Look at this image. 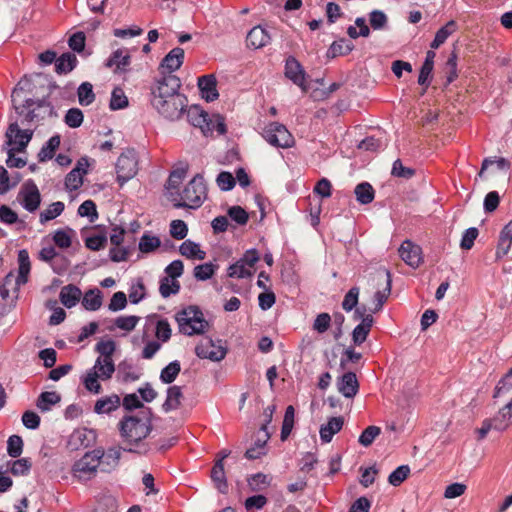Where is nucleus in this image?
I'll return each mask as SVG.
<instances>
[{"label":"nucleus","mask_w":512,"mask_h":512,"mask_svg":"<svg viewBox=\"0 0 512 512\" xmlns=\"http://www.w3.org/2000/svg\"><path fill=\"white\" fill-rule=\"evenodd\" d=\"M143 416L127 415L124 416L119 424L120 436L127 447L125 451L134 452V447L138 446L152 431V423L149 415L151 410L148 408L147 414L142 412Z\"/></svg>","instance_id":"obj_1"},{"label":"nucleus","mask_w":512,"mask_h":512,"mask_svg":"<svg viewBox=\"0 0 512 512\" xmlns=\"http://www.w3.org/2000/svg\"><path fill=\"white\" fill-rule=\"evenodd\" d=\"M23 81L21 80L17 86L14 88L12 92V103L15 108V111L22 115L25 110L28 109L25 114V121L32 122L35 119L41 117L42 119L45 117V114H50L52 111V106L48 101V97H43L42 99L34 100L32 98H27L25 100H21V93L24 90L22 86Z\"/></svg>","instance_id":"obj_2"},{"label":"nucleus","mask_w":512,"mask_h":512,"mask_svg":"<svg viewBox=\"0 0 512 512\" xmlns=\"http://www.w3.org/2000/svg\"><path fill=\"white\" fill-rule=\"evenodd\" d=\"M175 320L178 323L179 332L187 336L203 334L208 328L203 312L193 305L177 312Z\"/></svg>","instance_id":"obj_3"},{"label":"nucleus","mask_w":512,"mask_h":512,"mask_svg":"<svg viewBox=\"0 0 512 512\" xmlns=\"http://www.w3.org/2000/svg\"><path fill=\"white\" fill-rule=\"evenodd\" d=\"M181 202L175 204L177 208H199L207 198V185L202 175L194 176L183 189Z\"/></svg>","instance_id":"obj_4"},{"label":"nucleus","mask_w":512,"mask_h":512,"mask_svg":"<svg viewBox=\"0 0 512 512\" xmlns=\"http://www.w3.org/2000/svg\"><path fill=\"white\" fill-rule=\"evenodd\" d=\"M157 112L170 121L179 120L188 106L187 97L184 94L171 95V98L161 100L159 98L151 104Z\"/></svg>","instance_id":"obj_5"},{"label":"nucleus","mask_w":512,"mask_h":512,"mask_svg":"<svg viewBox=\"0 0 512 512\" xmlns=\"http://www.w3.org/2000/svg\"><path fill=\"white\" fill-rule=\"evenodd\" d=\"M116 350V344L113 340L99 341L95 346V351L100 354L95 362V368L101 372V379L108 380L115 372L113 354Z\"/></svg>","instance_id":"obj_6"},{"label":"nucleus","mask_w":512,"mask_h":512,"mask_svg":"<svg viewBox=\"0 0 512 512\" xmlns=\"http://www.w3.org/2000/svg\"><path fill=\"white\" fill-rule=\"evenodd\" d=\"M102 456L103 450L101 449H94L87 452L81 459L74 463L72 468L74 476L81 481L90 480L95 476Z\"/></svg>","instance_id":"obj_7"},{"label":"nucleus","mask_w":512,"mask_h":512,"mask_svg":"<svg viewBox=\"0 0 512 512\" xmlns=\"http://www.w3.org/2000/svg\"><path fill=\"white\" fill-rule=\"evenodd\" d=\"M263 138L277 148H290L294 145V137L285 125L279 122H271L262 132Z\"/></svg>","instance_id":"obj_8"},{"label":"nucleus","mask_w":512,"mask_h":512,"mask_svg":"<svg viewBox=\"0 0 512 512\" xmlns=\"http://www.w3.org/2000/svg\"><path fill=\"white\" fill-rule=\"evenodd\" d=\"M138 171V157L135 149H126L116 163L117 182L122 186Z\"/></svg>","instance_id":"obj_9"},{"label":"nucleus","mask_w":512,"mask_h":512,"mask_svg":"<svg viewBox=\"0 0 512 512\" xmlns=\"http://www.w3.org/2000/svg\"><path fill=\"white\" fill-rule=\"evenodd\" d=\"M181 87L180 79L175 75H163L160 79L156 80L155 85L151 88V104L156 100L171 98V95H179Z\"/></svg>","instance_id":"obj_10"},{"label":"nucleus","mask_w":512,"mask_h":512,"mask_svg":"<svg viewBox=\"0 0 512 512\" xmlns=\"http://www.w3.org/2000/svg\"><path fill=\"white\" fill-rule=\"evenodd\" d=\"M33 132L30 130H21L19 125L11 123L6 131L7 145L14 146L17 152H23L31 140Z\"/></svg>","instance_id":"obj_11"},{"label":"nucleus","mask_w":512,"mask_h":512,"mask_svg":"<svg viewBox=\"0 0 512 512\" xmlns=\"http://www.w3.org/2000/svg\"><path fill=\"white\" fill-rule=\"evenodd\" d=\"M18 197L21 198V204L23 207L29 212L37 210L41 202L38 187L32 180L23 184Z\"/></svg>","instance_id":"obj_12"},{"label":"nucleus","mask_w":512,"mask_h":512,"mask_svg":"<svg viewBox=\"0 0 512 512\" xmlns=\"http://www.w3.org/2000/svg\"><path fill=\"white\" fill-rule=\"evenodd\" d=\"M285 76L295 85L299 86L304 93L308 91L306 84V73L300 62L293 56H289L285 63Z\"/></svg>","instance_id":"obj_13"},{"label":"nucleus","mask_w":512,"mask_h":512,"mask_svg":"<svg viewBox=\"0 0 512 512\" xmlns=\"http://www.w3.org/2000/svg\"><path fill=\"white\" fill-rule=\"evenodd\" d=\"M226 349L215 345L212 339H205L195 347V354L201 359L221 361L226 356Z\"/></svg>","instance_id":"obj_14"},{"label":"nucleus","mask_w":512,"mask_h":512,"mask_svg":"<svg viewBox=\"0 0 512 512\" xmlns=\"http://www.w3.org/2000/svg\"><path fill=\"white\" fill-rule=\"evenodd\" d=\"M184 61V50L180 47L173 48L161 61L159 70L162 75H173Z\"/></svg>","instance_id":"obj_15"},{"label":"nucleus","mask_w":512,"mask_h":512,"mask_svg":"<svg viewBox=\"0 0 512 512\" xmlns=\"http://www.w3.org/2000/svg\"><path fill=\"white\" fill-rule=\"evenodd\" d=\"M421 247L413 244L411 241H404L399 248V255L401 259L413 268L419 267L422 262Z\"/></svg>","instance_id":"obj_16"},{"label":"nucleus","mask_w":512,"mask_h":512,"mask_svg":"<svg viewBox=\"0 0 512 512\" xmlns=\"http://www.w3.org/2000/svg\"><path fill=\"white\" fill-rule=\"evenodd\" d=\"M260 431L263 432V435L258 436L254 441L253 446L247 449L245 452L244 456L248 460L259 459L267 453L266 444L270 438V434L267 431V424H262Z\"/></svg>","instance_id":"obj_17"},{"label":"nucleus","mask_w":512,"mask_h":512,"mask_svg":"<svg viewBox=\"0 0 512 512\" xmlns=\"http://www.w3.org/2000/svg\"><path fill=\"white\" fill-rule=\"evenodd\" d=\"M270 41V34L261 25L253 27L246 36V44L248 48L260 49L268 45Z\"/></svg>","instance_id":"obj_18"},{"label":"nucleus","mask_w":512,"mask_h":512,"mask_svg":"<svg viewBox=\"0 0 512 512\" xmlns=\"http://www.w3.org/2000/svg\"><path fill=\"white\" fill-rule=\"evenodd\" d=\"M338 391L346 398H353L359 390V383L354 372L344 373L337 381Z\"/></svg>","instance_id":"obj_19"},{"label":"nucleus","mask_w":512,"mask_h":512,"mask_svg":"<svg viewBox=\"0 0 512 512\" xmlns=\"http://www.w3.org/2000/svg\"><path fill=\"white\" fill-rule=\"evenodd\" d=\"M198 87L202 93V97L208 102H212L219 97V93L217 91V80L213 74H207L199 77Z\"/></svg>","instance_id":"obj_20"},{"label":"nucleus","mask_w":512,"mask_h":512,"mask_svg":"<svg viewBox=\"0 0 512 512\" xmlns=\"http://www.w3.org/2000/svg\"><path fill=\"white\" fill-rule=\"evenodd\" d=\"M18 275L14 276L15 292H18L19 287L28 281V276L31 270V263L28 252L23 249L18 252Z\"/></svg>","instance_id":"obj_21"},{"label":"nucleus","mask_w":512,"mask_h":512,"mask_svg":"<svg viewBox=\"0 0 512 512\" xmlns=\"http://www.w3.org/2000/svg\"><path fill=\"white\" fill-rule=\"evenodd\" d=\"M131 63V57L124 49H117L114 51L106 61V66L109 68L115 67L114 73H124L128 70Z\"/></svg>","instance_id":"obj_22"},{"label":"nucleus","mask_w":512,"mask_h":512,"mask_svg":"<svg viewBox=\"0 0 512 512\" xmlns=\"http://www.w3.org/2000/svg\"><path fill=\"white\" fill-rule=\"evenodd\" d=\"M373 323V316L366 315V317L362 319V322L354 328L352 332V340L355 345L360 346L362 343L366 341L373 326Z\"/></svg>","instance_id":"obj_23"},{"label":"nucleus","mask_w":512,"mask_h":512,"mask_svg":"<svg viewBox=\"0 0 512 512\" xmlns=\"http://www.w3.org/2000/svg\"><path fill=\"white\" fill-rule=\"evenodd\" d=\"M81 296L80 288L73 284H68L62 287L59 299L66 308H72L80 301Z\"/></svg>","instance_id":"obj_24"},{"label":"nucleus","mask_w":512,"mask_h":512,"mask_svg":"<svg viewBox=\"0 0 512 512\" xmlns=\"http://www.w3.org/2000/svg\"><path fill=\"white\" fill-rule=\"evenodd\" d=\"M344 424V419L341 416L331 417L326 425L320 428V438L322 442L329 443L333 436L338 433Z\"/></svg>","instance_id":"obj_25"},{"label":"nucleus","mask_w":512,"mask_h":512,"mask_svg":"<svg viewBox=\"0 0 512 512\" xmlns=\"http://www.w3.org/2000/svg\"><path fill=\"white\" fill-rule=\"evenodd\" d=\"M120 405V397L117 394H112L98 399L95 403L94 411L97 414H109L118 409Z\"/></svg>","instance_id":"obj_26"},{"label":"nucleus","mask_w":512,"mask_h":512,"mask_svg":"<svg viewBox=\"0 0 512 512\" xmlns=\"http://www.w3.org/2000/svg\"><path fill=\"white\" fill-rule=\"evenodd\" d=\"M211 479L220 493L226 494L228 492L224 463H221V460L215 461L211 470Z\"/></svg>","instance_id":"obj_27"},{"label":"nucleus","mask_w":512,"mask_h":512,"mask_svg":"<svg viewBox=\"0 0 512 512\" xmlns=\"http://www.w3.org/2000/svg\"><path fill=\"white\" fill-rule=\"evenodd\" d=\"M383 273L386 278V286L384 287L383 290H378L374 294L375 306L372 310L373 313H376V312H379L380 310H382L385 302L387 301V299L389 298V296L391 294V288H392L391 273L387 269H384Z\"/></svg>","instance_id":"obj_28"},{"label":"nucleus","mask_w":512,"mask_h":512,"mask_svg":"<svg viewBox=\"0 0 512 512\" xmlns=\"http://www.w3.org/2000/svg\"><path fill=\"white\" fill-rule=\"evenodd\" d=\"M183 398L182 389L180 386L173 385L167 389V397L165 402L162 405V408L165 412L176 410L181 405V400Z\"/></svg>","instance_id":"obj_29"},{"label":"nucleus","mask_w":512,"mask_h":512,"mask_svg":"<svg viewBox=\"0 0 512 512\" xmlns=\"http://www.w3.org/2000/svg\"><path fill=\"white\" fill-rule=\"evenodd\" d=\"M187 121L194 127H203V124L207 122L208 114L201 109L198 105L187 106L184 111Z\"/></svg>","instance_id":"obj_30"},{"label":"nucleus","mask_w":512,"mask_h":512,"mask_svg":"<svg viewBox=\"0 0 512 512\" xmlns=\"http://www.w3.org/2000/svg\"><path fill=\"white\" fill-rule=\"evenodd\" d=\"M77 57L71 53H63L55 62V71L58 74H67L71 72L77 65Z\"/></svg>","instance_id":"obj_31"},{"label":"nucleus","mask_w":512,"mask_h":512,"mask_svg":"<svg viewBox=\"0 0 512 512\" xmlns=\"http://www.w3.org/2000/svg\"><path fill=\"white\" fill-rule=\"evenodd\" d=\"M354 49V44L352 41L347 40L345 38H341L337 41H334L328 51H327V57L328 58H335L338 56H345L348 55L352 50Z\"/></svg>","instance_id":"obj_32"},{"label":"nucleus","mask_w":512,"mask_h":512,"mask_svg":"<svg viewBox=\"0 0 512 512\" xmlns=\"http://www.w3.org/2000/svg\"><path fill=\"white\" fill-rule=\"evenodd\" d=\"M457 27V23L454 20L448 21L436 32L430 47L432 49L439 48L447 40V38L457 30Z\"/></svg>","instance_id":"obj_33"},{"label":"nucleus","mask_w":512,"mask_h":512,"mask_svg":"<svg viewBox=\"0 0 512 512\" xmlns=\"http://www.w3.org/2000/svg\"><path fill=\"white\" fill-rule=\"evenodd\" d=\"M179 252L189 259L204 260L206 258V252L200 249L199 244L191 240L184 241L179 247Z\"/></svg>","instance_id":"obj_34"},{"label":"nucleus","mask_w":512,"mask_h":512,"mask_svg":"<svg viewBox=\"0 0 512 512\" xmlns=\"http://www.w3.org/2000/svg\"><path fill=\"white\" fill-rule=\"evenodd\" d=\"M82 305L89 311L98 310L102 305V292L98 288L89 289L83 296Z\"/></svg>","instance_id":"obj_35"},{"label":"nucleus","mask_w":512,"mask_h":512,"mask_svg":"<svg viewBox=\"0 0 512 512\" xmlns=\"http://www.w3.org/2000/svg\"><path fill=\"white\" fill-rule=\"evenodd\" d=\"M61 396L57 392H42L36 401V406L42 412L50 411L54 405L59 403Z\"/></svg>","instance_id":"obj_36"},{"label":"nucleus","mask_w":512,"mask_h":512,"mask_svg":"<svg viewBox=\"0 0 512 512\" xmlns=\"http://www.w3.org/2000/svg\"><path fill=\"white\" fill-rule=\"evenodd\" d=\"M117 377L122 382L128 383L139 379V374L135 372L134 365L129 360H123L118 364Z\"/></svg>","instance_id":"obj_37"},{"label":"nucleus","mask_w":512,"mask_h":512,"mask_svg":"<svg viewBox=\"0 0 512 512\" xmlns=\"http://www.w3.org/2000/svg\"><path fill=\"white\" fill-rule=\"evenodd\" d=\"M61 138L59 135L52 136L38 153L39 162H45L54 157L56 150L60 146Z\"/></svg>","instance_id":"obj_38"},{"label":"nucleus","mask_w":512,"mask_h":512,"mask_svg":"<svg viewBox=\"0 0 512 512\" xmlns=\"http://www.w3.org/2000/svg\"><path fill=\"white\" fill-rule=\"evenodd\" d=\"M101 379V372L98 371V368H95V366L93 368H91L84 380H83V383H84V386L85 388L91 392V393H94V394H99L101 393L102 391V386L101 384L98 382V379Z\"/></svg>","instance_id":"obj_39"},{"label":"nucleus","mask_w":512,"mask_h":512,"mask_svg":"<svg viewBox=\"0 0 512 512\" xmlns=\"http://www.w3.org/2000/svg\"><path fill=\"white\" fill-rule=\"evenodd\" d=\"M354 193L356 199L361 204H369L374 200L375 191L372 185L368 182H362L355 187Z\"/></svg>","instance_id":"obj_40"},{"label":"nucleus","mask_w":512,"mask_h":512,"mask_svg":"<svg viewBox=\"0 0 512 512\" xmlns=\"http://www.w3.org/2000/svg\"><path fill=\"white\" fill-rule=\"evenodd\" d=\"M181 371V364L178 360L170 362L165 366L160 373V380L164 384H170L174 382Z\"/></svg>","instance_id":"obj_41"},{"label":"nucleus","mask_w":512,"mask_h":512,"mask_svg":"<svg viewBox=\"0 0 512 512\" xmlns=\"http://www.w3.org/2000/svg\"><path fill=\"white\" fill-rule=\"evenodd\" d=\"M493 424V429L504 431L512 422V415L503 407L493 418L489 419Z\"/></svg>","instance_id":"obj_42"},{"label":"nucleus","mask_w":512,"mask_h":512,"mask_svg":"<svg viewBox=\"0 0 512 512\" xmlns=\"http://www.w3.org/2000/svg\"><path fill=\"white\" fill-rule=\"evenodd\" d=\"M295 409L292 405L287 406L282 422L280 438L285 441L291 434L294 426Z\"/></svg>","instance_id":"obj_43"},{"label":"nucleus","mask_w":512,"mask_h":512,"mask_svg":"<svg viewBox=\"0 0 512 512\" xmlns=\"http://www.w3.org/2000/svg\"><path fill=\"white\" fill-rule=\"evenodd\" d=\"M217 269L218 265L211 262L197 265L194 268V277L199 281L208 280L214 275Z\"/></svg>","instance_id":"obj_44"},{"label":"nucleus","mask_w":512,"mask_h":512,"mask_svg":"<svg viewBox=\"0 0 512 512\" xmlns=\"http://www.w3.org/2000/svg\"><path fill=\"white\" fill-rule=\"evenodd\" d=\"M78 100L82 106L90 105L95 100L93 86L89 82H83L78 88Z\"/></svg>","instance_id":"obj_45"},{"label":"nucleus","mask_w":512,"mask_h":512,"mask_svg":"<svg viewBox=\"0 0 512 512\" xmlns=\"http://www.w3.org/2000/svg\"><path fill=\"white\" fill-rule=\"evenodd\" d=\"M128 98L121 88L112 91L109 107L111 110H119L128 106Z\"/></svg>","instance_id":"obj_46"},{"label":"nucleus","mask_w":512,"mask_h":512,"mask_svg":"<svg viewBox=\"0 0 512 512\" xmlns=\"http://www.w3.org/2000/svg\"><path fill=\"white\" fill-rule=\"evenodd\" d=\"M64 203L57 201L52 203L47 209L40 213V222L45 223L58 217L64 210Z\"/></svg>","instance_id":"obj_47"},{"label":"nucleus","mask_w":512,"mask_h":512,"mask_svg":"<svg viewBox=\"0 0 512 512\" xmlns=\"http://www.w3.org/2000/svg\"><path fill=\"white\" fill-rule=\"evenodd\" d=\"M410 467L408 465H401L397 467L388 477V482L392 486L401 485L409 476Z\"/></svg>","instance_id":"obj_48"},{"label":"nucleus","mask_w":512,"mask_h":512,"mask_svg":"<svg viewBox=\"0 0 512 512\" xmlns=\"http://www.w3.org/2000/svg\"><path fill=\"white\" fill-rule=\"evenodd\" d=\"M160 244L161 241L158 237L145 233L139 241V250L142 253H150L155 251Z\"/></svg>","instance_id":"obj_49"},{"label":"nucleus","mask_w":512,"mask_h":512,"mask_svg":"<svg viewBox=\"0 0 512 512\" xmlns=\"http://www.w3.org/2000/svg\"><path fill=\"white\" fill-rule=\"evenodd\" d=\"M380 433V427L374 425L368 426L359 436L358 442L364 447H369Z\"/></svg>","instance_id":"obj_50"},{"label":"nucleus","mask_w":512,"mask_h":512,"mask_svg":"<svg viewBox=\"0 0 512 512\" xmlns=\"http://www.w3.org/2000/svg\"><path fill=\"white\" fill-rule=\"evenodd\" d=\"M23 451V440L19 435H12L7 441V452L12 458H18Z\"/></svg>","instance_id":"obj_51"},{"label":"nucleus","mask_w":512,"mask_h":512,"mask_svg":"<svg viewBox=\"0 0 512 512\" xmlns=\"http://www.w3.org/2000/svg\"><path fill=\"white\" fill-rule=\"evenodd\" d=\"M139 320L140 317L134 315L119 316L115 319L114 324L117 328L124 330L126 332H130L136 327Z\"/></svg>","instance_id":"obj_52"},{"label":"nucleus","mask_w":512,"mask_h":512,"mask_svg":"<svg viewBox=\"0 0 512 512\" xmlns=\"http://www.w3.org/2000/svg\"><path fill=\"white\" fill-rule=\"evenodd\" d=\"M83 184V176L78 170H71L65 177V187L69 191L77 190Z\"/></svg>","instance_id":"obj_53"},{"label":"nucleus","mask_w":512,"mask_h":512,"mask_svg":"<svg viewBox=\"0 0 512 512\" xmlns=\"http://www.w3.org/2000/svg\"><path fill=\"white\" fill-rule=\"evenodd\" d=\"M358 297L359 288L354 286L345 294L342 301V308L347 312L353 310L358 304Z\"/></svg>","instance_id":"obj_54"},{"label":"nucleus","mask_w":512,"mask_h":512,"mask_svg":"<svg viewBox=\"0 0 512 512\" xmlns=\"http://www.w3.org/2000/svg\"><path fill=\"white\" fill-rule=\"evenodd\" d=\"M391 174L395 177L410 179L415 175V170L405 167L400 159L394 161Z\"/></svg>","instance_id":"obj_55"},{"label":"nucleus","mask_w":512,"mask_h":512,"mask_svg":"<svg viewBox=\"0 0 512 512\" xmlns=\"http://www.w3.org/2000/svg\"><path fill=\"white\" fill-rule=\"evenodd\" d=\"M31 467L32 463L28 458H21L12 462L10 471L15 476L26 475Z\"/></svg>","instance_id":"obj_56"},{"label":"nucleus","mask_w":512,"mask_h":512,"mask_svg":"<svg viewBox=\"0 0 512 512\" xmlns=\"http://www.w3.org/2000/svg\"><path fill=\"white\" fill-rule=\"evenodd\" d=\"M64 121L69 127L77 128L83 122V113L78 108H71L67 111Z\"/></svg>","instance_id":"obj_57"},{"label":"nucleus","mask_w":512,"mask_h":512,"mask_svg":"<svg viewBox=\"0 0 512 512\" xmlns=\"http://www.w3.org/2000/svg\"><path fill=\"white\" fill-rule=\"evenodd\" d=\"M188 227L183 220H173L170 224V235L177 239L182 240L187 236Z\"/></svg>","instance_id":"obj_58"},{"label":"nucleus","mask_w":512,"mask_h":512,"mask_svg":"<svg viewBox=\"0 0 512 512\" xmlns=\"http://www.w3.org/2000/svg\"><path fill=\"white\" fill-rule=\"evenodd\" d=\"M78 214L82 217H90V222H94L98 217L96 204L92 200L84 201L78 208Z\"/></svg>","instance_id":"obj_59"},{"label":"nucleus","mask_w":512,"mask_h":512,"mask_svg":"<svg viewBox=\"0 0 512 512\" xmlns=\"http://www.w3.org/2000/svg\"><path fill=\"white\" fill-rule=\"evenodd\" d=\"M228 276L231 278H248L252 276L251 270L247 269L243 263L238 260L228 268Z\"/></svg>","instance_id":"obj_60"},{"label":"nucleus","mask_w":512,"mask_h":512,"mask_svg":"<svg viewBox=\"0 0 512 512\" xmlns=\"http://www.w3.org/2000/svg\"><path fill=\"white\" fill-rule=\"evenodd\" d=\"M512 388V368L498 382L493 397L497 398L501 394L508 392Z\"/></svg>","instance_id":"obj_61"},{"label":"nucleus","mask_w":512,"mask_h":512,"mask_svg":"<svg viewBox=\"0 0 512 512\" xmlns=\"http://www.w3.org/2000/svg\"><path fill=\"white\" fill-rule=\"evenodd\" d=\"M217 184L223 191H229L234 188L236 179L230 172L222 171L217 176Z\"/></svg>","instance_id":"obj_62"},{"label":"nucleus","mask_w":512,"mask_h":512,"mask_svg":"<svg viewBox=\"0 0 512 512\" xmlns=\"http://www.w3.org/2000/svg\"><path fill=\"white\" fill-rule=\"evenodd\" d=\"M85 42L86 36L84 32L78 31L70 36L68 40V45L73 51L80 53L85 48Z\"/></svg>","instance_id":"obj_63"},{"label":"nucleus","mask_w":512,"mask_h":512,"mask_svg":"<svg viewBox=\"0 0 512 512\" xmlns=\"http://www.w3.org/2000/svg\"><path fill=\"white\" fill-rule=\"evenodd\" d=\"M229 217L239 225H245L249 220L248 213L241 206H232L228 210Z\"/></svg>","instance_id":"obj_64"}]
</instances>
